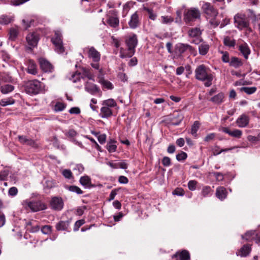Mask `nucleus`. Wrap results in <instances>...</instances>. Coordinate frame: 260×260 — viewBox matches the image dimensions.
<instances>
[{"label":"nucleus","mask_w":260,"mask_h":260,"mask_svg":"<svg viewBox=\"0 0 260 260\" xmlns=\"http://www.w3.org/2000/svg\"><path fill=\"white\" fill-rule=\"evenodd\" d=\"M119 19L115 16L110 17L107 20L108 24L113 27H116L119 25Z\"/></svg>","instance_id":"nucleus-35"},{"label":"nucleus","mask_w":260,"mask_h":260,"mask_svg":"<svg viewBox=\"0 0 260 260\" xmlns=\"http://www.w3.org/2000/svg\"><path fill=\"white\" fill-rule=\"evenodd\" d=\"M137 36L136 34H132L125 37V43L127 46V50L121 48L120 50V57L121 58L131 57L135 54V48L138 44Z\"/></svg>","instance_id":"nucleus-1"},{"label":"nucleus","mask_w":260,"mask_h":260,"mask_svg":"<svg viewBox=\"0 0 260 260\" xmlns=\"http://www.w3.org/2000/svg\"><path fill=\"white\" fill-rule=\"evenodd\" d=\"M141 24V19L138 12H135L130 17L128 21L129 27L132 29L138 27Z\"/></svg>","instance_id":"nucleus-12"},{"label":"nucleus","mask_w":260,"mask_h":260,"mask_svg":"<svg viewBox=\"0 0 260 260\" xmlns=\"http://www.w3.org/2000/svg\"><path fill=\"white\" fill-rule=\"evenodd\" d=\"M216 196L221 201L224 200L227 196L226 189L223 186L217 187L216 191Z\"/></svg>","instance_id":"nucleus-22"},{"label":"nucleus","mask_w":260,"mask_h":260,"mask_svg":"<svg viewBox=\"0 0 260 260\" xmlns=\"http://www.w3.org/2000/svg\"><path fill=\"white\" fill-rule=\"evenodd\" d=\"M200 123L198 121H196L194 122L193 125L191 127V133L192 135L196 136L197 132L199 128Z\"/></svg>","instance_id":"nucleus-48"},{"label":"nucleus","mask_w":260,"mask_h":260,"mask_svg":"<svg viewBox=\"0 0 260 260\" xmlns=\"http://www.w3.org/2000/svg\"><path fill=\"white\" fill-rule=\"evenodd\" d=\"M251 249L250 245H245L237 253V255L241 256H246L250 253Z\"/></svg>","instance_id":"nucleus-26"},{"label":"nucleus","mask_w":260,"mask_h":260,"mask_svg":"<svg viewBox=\"0 0 260 260\" xmlns=\"http://www.w3.org/2000/svg\"><path fill=\"white\" fill-rule=\"evenodd\" d=\"M43 88L42 83L38 80L28 81L25 84V90L27 93L34 94L39 93Z\"/></svg>","instance_id":"nucleus-4"},{"label":"nucleus","mask_w":260,"mask_h":260,"mask_svg":"<svg viewBox=\"0 0 260 260\" xmlns=\"http://www.w3.org/2000/svg\"><path fill=\"white\" fill-rule=\"evenodd\" d=\"M176 49L180 54H182L187 50L192 51L193 48L190 45L181 43L176 46Z\"/></svg>","instance_id":"nucleus-23"},{"label":"nucleus","mask_w":260,"mask_h":260,"mask_svg":"<svg viewBox=\"0 0 260 260\" xmlns=\"http://www.w3.org/2000/svg\"><path fill=\"white\" fill-rule=\"evenodd\" d=\"M18 139L20 142L22 144H25L31 146L32 147H37L38 145L36 143V142L30 139L27 138L25 136H19Z\"/></svg>","instance_id":"nucleus-20"},{"label":"nucleus","mask_w":260,"mask_h":260,"mask_svg":"<svg viewBox=\"0 0 260 260\" xmlns=\"http://www.w3.org/2000/svg\"><path fill=\"white\" fill-rule=\"evenodd\" d=\"M223 44L226 46L232 47L235 46L236 41L235 40L232 39L230 37L227 36L224 38Z\"/></svg>","instance_id":"nucleus-38"},{"label":"nucleus","mask_w":260,"mask_h":260,"mask_svg":"<svg viewBox=\"0 0 260 260\" xmlns=\"http://www.w3.org/2000/svg\"><path fill=\"white\" fill-rule=\"evenodd\" d=\"M84 52L88 57L93 62H99L101 59V54L93 47H87L84 49Z\"/></svg>","instance_id":"nucleus-8"},{"label":"nucleus","mask_w":260,"mask_h":260,"mask_svg":"<svg viewBox=\"0 0 260 260\" xmlns=\"http://www.w3.org/2000/svg\"><path fill=\"white\" fill-rule=\"evenodd\" d=\"M13 20L12 16L7 15H2L0 16V24L3 25H7L11 23Z\"/></svg>","instance_id":"nucleus-37"},{"label":"nucleus","mask_w":260,"mask_h":260,"mask_svg":"<svg viewBox=\"0 0 260 260\" xmlns=\"http://www.w3.org/2000/svg\"><path fill=\"white\" fill-rule=\"evenodd\" d=\"M15 102V100L12 97L4 98L0 101V105L3 107H5L14 104Z\"/></svg>","instance_id":"nucleus-34"},{"label":"nucleus","mask_w":260,"mask_h":260,"mask_svg":"<svg viewBox=\"0 0 260 260\" xmlns=\"http://www.w3.org/2000/svg\"><path fill=\"white\" fill-rule=\"evenodd\" d=\"M91 66L93 68L95 69V70H98V71L100 73L99 75H100V76L103 75V70H102V69L100 68V65H99V62H93L91 63Z\"/></svg>","instance_id":"nucleus-50"},{"label":"nucleus","mask_w":260,"mask_h":260,"mask_svg":"<svg viewBox=\"0 0 260 260\" xmlns=\"http://www.w3.org/2000/svg\"><path fill=\"white\" fill-rule=\"evenodd\" d=\"M144 9L148 13L149 19L153 21L156 20L157 18V14L153 11L152 9L148 8H144Z\"/></svg>","instance_id":"nucleus-42"},{"label":"nucleus","mask_w":260,"mask_h":260,"mask_svg":"<svg viewBox=\"0 0 260 260\" xmlns=\"http://www.w3.org/2000/svg\"><path fill=\"white\" fill-rule=\"evenodd\" d=\"M83 75L85 77H87L89 80H91L94 81V76L93 74H92L90 70L88 69H83L82 72Z\"/></svg>","instance_id":"nucleus-41"},{"label":"nucleus","mask_w":260,"mask_h":260,"mask_svg":"<svg viewBox=\"0 0 260 260\" xmlns=\"http://www.w3.org/2000/svg\"><path fill=\"white\" fill-rule=\"evenodd\" d=\"M238 49L246 59L248 58V56L250 53V50L246 43L240 44Z\"/></svg>","instance_id":"nucleus-19"},{"label":"nucleus","mask_w":260,"mask_h":260,"mask_svg":"<svg viewBox=\"0 0 260 260\" xmlns=\"http://www.w3.org/2000/svg\"><path fill=\"white\" fill-rule=\"evenodd\" d=\"M95 135L97 136L98 141L101 144H104L106 142V135L105 134H96Z\"/></svg>","instance_id":"nucleus-53"},{"label":"nucleus","mask_w":260,"mask_h":260,"mask_svg":"<svg viewBox=\"0 0 260 260\" xmlns=\"http://www.w3.org/2000/svg\"><path fill=\"white\" fill-rule=\"evenodd\" d=\"M99 82L103 86V88L107 89H112L113 88V84L109 81L104 79L101 76L99 75Z\"/></svg>","instance_id":"nucleus-30"},{"label":"nucleus","mask_w":260,"mask_h":260,"mask_svg":"<svg viewBox=\"0 0 260 260\" xmlns=\"http://www.w3.org/2000/svg\"><path fill=\"white\" fill-rule=\"evenodd\" d=\"M77 134V132L73 129H70L68 132H67L66 133V135L68 137L70 138H74L76 136Z\"/></svg>","instance_id":"nucleus-56"},{"label":"nucleus","mask_w":260,"mask_h":260,"mask_svg":"<svg viewBox=\"0 0 260 260\" xmlns=\"http://www.w3.org/2000/svg\"><path fill=\"white\" fill-rule=\"evenodd\" d=\"M187 155L185 152H182L176 155V159L178 161H181L187 158Z\"/></svg>","instance_id":"nucleus-54"},{"label":"nucleus","mask_w":260,"mask_h":260,"mask_svg":"<svg viewBox=\"0 0 260 260\" xmlns=\"http://www.w3.org/2000/svg\"><path fill=\"white\" fill-rule=\"evenodd\" d=\"M173 194L177 196H182L184 195V190L181 188H177L173 191Z\"/></svg>","instance_id":"nucleus-60"},{"label":"nucleus","mask_w":260,"mask_h":260,"mask_svg":"<svg viewBox=\"0 0 260 260\" xmlns=\"http://www.w3.org/2000/svg\"><path fill=\"white\" fill-rule=\"evenodd\" d=\"M24 204L27 205L33 212H37L46 209V205L41 201L28 202L25 201L24 202Z\"/></svg>","instance_id":"nucleus-10"},{"label":"nucleus","mask_w":260,"mask_h":260,"mask_svg":"<svg viewBox=\"0 0 260 260\" xmlns=\"http://www.w3.org/2000/svg\"><path fill=\"white\" fill-rule=\"evenodd\" d=\"M162 164L164 166H169L171 165L170 158L169 157L165 156L162 159Z\"/></svg>","instance_id":"nucleus-58"},{"label":"nucleus","mask_w":260,"mask_h":260,"mask_svg":"<svg viewBox=\"0 0 260 260\" xmlns=\"http://www.w3.org/2000/svg\"><path fill=\"white\" fill-rule=\"evenodd\" d=\"M115 143L114 141L111 140L107 143L106 147L110 153L114 152L116 150L117 146L115 144Z\"/></svg>","instance_id":"nucleus-39"},{"label":"nucleus","mask_w":260,"mask_h":260,"mask_svg":"<svg viewBox=\"0 0 260 260\" xmlns=\"http://www.w3.org/2000/svg\"><path fill=\"white\" fill-rule=\"evenodd\" d=\"M69 112L71 114H79L80 113V110L78 107H73V108L70 109V110H69Z\"/></svg>","instance_id":"nucleus-63"},{"label":"nucleus","mask_w":260,"mask_h":260,"mask_svg":"<svg viewBox=\"0 0 260 260\" xmlns=\"http://www.w3.org/2000/svg\"><path fill=\"white\" fill-rule=\"evenodd\" d=\"M212 191V189L210 186H206L203 187L202 190V195L204 197H206L208 196L210 193Z\"/></svg>","instance_id":"nucleus-49"},{"label":"nucleus","mask_w":260,"mask_h":260,"mask_svg":"<svg viewBox=\"0 0 260 260\" xmlns=\"http://www.w3.org/2000/svg\"><path fill=\"white\" fill-rule=\"evenodd\" d=\"M201 43H202L199 46V54L201 55H205L209 51L210 46L208 43L205 42L203 41Z\"/></svg>","instance_id":"nucleus-24"},{"label":"nucleus","mask_w":260,"mask_h":260,"mask_svg":"<svg viewBox=\"0 0 260 260\" xmlns=\"http://www.w3.org/2000/svg\"><path fill=\"white\" fill-rule=\"evenodd\" d=\"M100 116L102 118H108L113 115L112 109L117 106L116 101L113 99H109L102 102Z\"/></svg>","instance_id":"nucleus-3"},{"label":"nucleus","mask_w":260,"mask_h":260,"mask_svg":"<svg viewBox=\"0 0 260 260\" xmlns=\"http://www.w3.org/2000/svg\"><path fill=\"white\" fill-rule=\"evenodd\" d=\"M80 76V73H76L72 75V78L70 79L73 82H76L79 80Z\"/></svg>","instance_id":"nucleus-62"},{"label":"nucleus","mask_w":260,"mask_h":260,"mask_svg":"<svg viewBox=\"0 0 260 260\" xmlns=\"http://www.w3.org/2000/svg\"><path fill=\"white\" fill-rule=\"evenodd\" d=\"M219 52L222 54L221 60L223 62L229 63L231 59L230 58L229 53L227 51H219Z\"/></svg>","instance_id":"nucleus-43"},{"label":"nucleus","mask_w":260,"mask_h":260,"mask_svg":"<svg viewBox=\"0 0 260 260\" xmlns=\"http://www.w3.org/2000/svg\"><path fill=\"white\" fill-rule=\"evenodd\" d=\"M201 34L202 31L198 27L191 28L188 31V36L193 39L191 41V43L196 45H199L200 43L203 42Z\"/></svg>","instance_id":"nucleus-7"},{"label":"nucleus","mask_w":260,"mask_h":260,"mask_svg":"<svg viewBox=\"0 0 260 260\" xmlns=\"http://www.w3.org/2000/svg\"><path fill=\"white\" fill-rule=\"evenodd\" d=\"M224 98V93L222 92H220L218 93L217 95L212 97L210 101L216 104H220L223 101Z\"/></svg>","instance_id":"nucleus-32"},{"label":"nucleus","mask_w":260,"mask_h":260,"mask_svg":"<svg viewBox=\"0 0 260 260\" xmlns=\"http://www.w3.org/2000/svg\"><path fill=\"white\" fill-rule=\"evenodd\" d=\"M27 72L34 75L37 74L38 72L37 65L32 60H29L28 61Z\"/></svg>","instance_id":"nucleus-21"},{"label":"nucleus","mask_w":260,"mask_h":260,"mask_svg":"<svg viewBox=\"0 0 260 260\" xmlns=\"http://www.w3.org/2000/svg\"><path fill=\"white\" fill-rule=\"evenodd\" d=\"M66 108V105L61 102H57L54 106V110L56 112L63 111Z\"/></svg>","instance_id":"nucleus-46"},{"label":"nucleus","mask_w":260,"mask_h":260,"mask_svg":"<svg viewBox=\"0 0 260 260\" xmlns=\"http://www.w3.org/2000/svg\"><path fill=\"white\" fill-rule=\"evenodd\" d=\"M85 89L91 94H95L100 92V88L94 84L87 82L85 84Z\"/></svg>","instance_id":"nucleus-18"},{"label":"nucleus","mask_w":260,"mask_h":260,"mask_svg":"<svg viewBox=\"0 0 260 260\" xmlns=\"http://www.w3.org/2000/svg\"><path fill=\"white\" fill-rule=\"evenodd\" d=\"M234 23L236 27L242 29L248 27L249 23L245 18V16L242 14H237L234 17Z\"/></svg>","instance_id":"nucleus-9"},{"label":"nucleus","mask_w":260,"mask_h":260,"mask_svg":"<svg viewBox=\"0 0 260 260\" xmlns=\"http://www.w3.org/2000/svg\"><path fill=\"white\" fill-rule=\"evenodd\" d=\"M41 69L45 72H51L53 70L52 64L46 59L40 58L39 59Z\"/></svg>","instance_id":"nucleus-16"},{"label":"nucleus","mask_w":260,"mask_h":260,"mask_svg":"<svg viewBox=\"0 0 260 260\" xmlns=\"http://www.w3.org/2000/svg\"><path fill=\"white\" fill-rule=\"evenodd\" d=\"M80 182L85 187H90L91 186V179L88 176L81 177Z\"/></svg>","instance_id":"nucleus-33"},{"label":"nucleus","mask_w":260,"mask_h":260,"mask_svg":"<svg viewBox=\"0 0 260 260\" xmlns=\"http://www.w3.org/2000/svg\"><path fill=\"white\" fill-rule=\"evenodd\" d=\"M15 89V87L10 84H5L2 85L0 87L1 92L4 94H7L12 92Z\"/></svg>","instance_id":"nucleus-27"},{"label":"nucleus","mask_w":260,"mask_h":260,"mask_svg":"<svg viewBox=\"0 0 260 260\" xmlns=\"http://www.w3.org/2000/svg\"><path fill=\"white\" fill-rule=\"evenodd\" d=\"M249 121V117L245 114H242L237 119L236 123L239 127H245L248 125Z\"/></svg>","instance_id":"nucleus-17"},{"label":"nucleus","mask_w":260,"mask_h":260,"mask_svg":"<svg viewBox=\"0 0 260 260\" xmlns=\"http://www.w3.org/2000/svg\"><path fill=\"white\" fill-rule=\"evenodd\" d=\"M2 80L5 82L12 83L13 82V78L9 75H4L2 76Z\"/></svg>","instance_id":"nucleus-52"},{"label":"nucleus","mask_w":260,"mask_h":260,"mask_svg":"<svg viewBox=\"0 0 260 260\" xmlns=\"http://www.w3.org/2000/svg\"><path fill=\"white\" fill-rule=\"evenodd\" d=\"M118 181L119 183L122 184H126L128 183V180L126 177L124 176H120L119 177Z\"/></svg>","instance_id":"nucleus-61"},{"label":"nucleus","mask_w":260,"mask_h":260,"mask_svg":"<svg viewBox=\"0 0 260 260\" xmlns=\"http://www.w3.org/2000/svg\"><path fill=\"white\" fill-rule=\"evenodd\" d=\"M255 234V231H249L245 233V235H242V238L245 239L246 241H250L253 238Z\"/></svg>","instance_id":"nucleus-44"},{"label":"nucleus","mask_w":260,"mask_h":260,"mask_svg":"<svg viewBox=\"0 0 260 260\" xmlns=\"http://www.w3.org/2000/svg\"><path fill=\"white\" fill-rule=\"evenodd\" d=\"M210 18H211V20H210V23L213 27H216L219 25V22L216 20L215 17Z\"/></svg>","instance_id":"nucleus-64"},{"label":"nucleus","mask_w":260,"mask_h":260,"mask_svg":"<svg viewBox=\"0 0 260 260\" xmlns=\"http://www.w3.org/2000/svg\"><path fill=\"white\" fill-rule=\"evenodd\" d=\"M204 12L208 18H214L218 15V12L210 3H206L202 6Z\"/></svg>","instance_id":"nucleus-11"},{"label":"nucleus","mask_w":260,"mask_h":260,"mask_svg":"<svg viewBox=\"0 0 260 260\" xmlns=\"http://www.w3.org/2000/svg\"><path fill=\"white\" fill-rule=\"evenodd\" d=\"M18 189L15 187H12L9 190V194L11 196H15L17 194Z\"/></svg>","instance_id":"nucleus-59"},{"label":"nucleus","mask_w":260,"mask_h":260,"mask_svg":"<svg viewBox=\"0 0 260 260\" xmlns=\"http://www.w3.org/2000/svg\"><path fill=\"white\" fill-rule=\"evenodd\" d=\"M184 15L185 22L186 23H189L196 19H199L201 16V13L198 9L191 8L186 10Z\"/></svg>","instance_id":"nucleus-5"},{"label":"nucleus","mask_w":260,"mask_h":260,"mask_svg":"<svg viewBox=\"0 0 260 260\" xmlns=\"http://www.w3.org/2000/svg\"><path fill=\"white\" fill-rule=\"evenodd\" d=\"M19 34V28L15 26L10 28L9 31V39L11 40H15Z\"/></svg>","instance_id":"nucleus-36"},{"label":"nucleus","mask_w":260,"mask_h":260,"mask_svg":"<svg viewBox=\"0 0 260 260\" xmlns=\"http://www.w3.org/2000/svg\"><path fill=\"white\" fill-rule=\"evenodd\" d=\"M220 130L229 136L237 139L241 138L242 135V131L238 129H234L231 131L228 127H222Z\"/></svg>","instance_id":"nucleus-15"},{"label":"nucleus","mask_w":260,"mask_h":260,"mask_svg":"<svg viewBox=\"0 0 260 260\" xmlns=\"http://www.w3.org/2000/svg\"><path fill=\"white\" fill-rule=\"evenodd\" d=\"M62 175L65 178L68 179H70L72 176V173L71 171L68 169L64 170L62 171Z\"/></svg>","instance_id":"nucleus-57"},{"label":"nucleus","mask_w":260,"mask_h":260,"mask_svg":"<svg viewBox=\"0 0 260 260\" xmlns=\"http://www.w3.org/2000/svg\"><path fill=\"white\" fill-rule=\"evenodd\" d=\"M178 255L179 256L180 260H189L190 259V254L188 251L185 250L180 252H177L172 257H177Z\"/></svg>","instance_id":"nucleus-31"},{"label":"nucleus","mask_w":260,"mask_h":260,"mask_svg":"<svg viewBox=\"0 0 260 260\" xmlns=\"http://www.w3.org/2000/svg\"><path fill=\"white\" fill-rule=\"evenodd\" d=\"M183 115L178 112L174 113L173 117L171 119L172 124L175 125H178L183 120Z\"/></svg>","instance_id":"nucleus-25"},{"label":"nucleus","mask_w":260,"mask_h":260,"mask_svg":"<svg viewBox=\"0 0 260 260\" xmlns=\"http://www.w3.org/2000/svg\"><path fill=\"white\" fill-rule=\"evenodd\" d=\"M195 77L197 80L204 82L206 87H209L212 84L213 75L204 64L200 65L196 68Z\"/></svg>","instance_id":"nucleus-2"},{"label":"nucleus","mask_w":260,"mask_h":260,"mask_svg":"<svg viewBox=\"0 0 260 260\" xmlns=\"http://www.w3.org/2000/svg\"><path fill=\"white\" fill-rule=\"evenodd\" d=\"M61 37V33L59 31H56L54 36L51 39V42L55 47V51L58 53H62L64 51Z\"/></svg>","instance_id":"nucleus-6"},{"label":"nucleus","mask_w":260,"mask_h":260,"mask_svg":"<svg viewBox=\"0 0 260 260\" xmlns=\"http://www.w3.org/2000/svg\"><path fill=\"white\" fill-rule=\"evenodd\" d=\"M50 205L52 209L60 211L63 208V202L61 198L54 197L51 198Z\"/></svg>","instance_id":"nucleus-13"},{"label":"nucleus","mask_w":260,"mask_h":260,"mask_svg":"<svg viewBox=\"0 0 260 260\" xmlns=\"http://www.w3.org/2000/svg\"><path fill=\"white\" fill-rule=\"evenodd\" d=\"M160 21L162 24H170L174 21V18L169 16H162L160 17Z\"/></svg>","instance_id":"nucleus-40"},{"label":"nucleus","mask_w":260,"mask_h":260,"mask_svg":"<svg viewBox=\"0 0 260 260\" xmlns=\"http://www.w3.org/2000/svg\"><path fill=\"white\" fill-rule=\"evenodd\" d=\"M197 181L194 180H190L188 183V188L190 190H194L196 188Z\"/></svg>","instance_id":"nucleus-55"},{"label":"nucleus","mask_w":260,"mask_h":260,"mask_svg":"<svg viewBox=\"0 0 260 260\" xmlns=\"http://www.w3.org/2000/svg\"><path fill=\"white\" fill-rule=\"evenodd\" d=\"M52 227L50 225H44L41 229L44 234H49L51 232Z\"/></svg>","instance_id":"nucleus-51"},{"label":"nucleus","mask_w":260,"mask_h":260,"mask_svg":"<svg viewBox=\"0 0 260 260\" xmlns=\"http://www.w3.org/2000/svg\"><path fill=\"white\" fill-rule=\"evenodd\" d=\"M229 64L235 68H238L243 65V62L241 59L237 57H232Z\"/></svg>","instance_id":"nucleus-28"},{"label":"nucleus","mask_w":260,"mask_h":260,"mask_svg":"<svg viewBox=\"0 0 260 260\" xmlns=\"http://www.w3.org/2000/svg\"><path fill=\"white\" fill-rule=\"evenodd\" d=\"M70 191L74 192H76L77 194H80L83 193L82 190L78 186H70L67 188Z\"/></svg>","instance_id":"nucleus-47"},{"label":"nucleus","mask_w":260,"mask_h":260,"mask_svg":"<svg viewBox=\"0 0 260 260\" xmlns=\"http://www.w3.org/2000/svg\"><path fill=\"white\" fill-rule=\"evenodd\" d=\"M256 90V88L255 87H243L241 88V91H244L245 93L250 94L254 93Z\"/></svg>","instance_id":"nucleus-45"},{"label":"nucleus","mask_w":260,"mask_h":260,"mask_svg":"<svg viewBox=\"0 0 260 260\" xmlns=\"http://www.w3.org/2000/svg\"><path fill=\"white\" fill-rule=\"evenodd\" d=\"M69 222L68 221H60L55 225L56 229L57 231H66L68 230L69 226Z\"/></svg>","instance_id":"nucleus-29"},{"label":"nucleus","mask_w":260,"mask_h":260,"mask_svg":"<svg viewBox=\"0 0 260 260\" xmlns=\"http://www.w3.org/2000/svg\"><path fill=\"white\" fill-rule=\"evenodd\" d=\"M39 40V36L36 32H30L26 37V42L30 47H36L38 44Z\"/></svg>","instance_id":"nucleus-14"}]
</instances>
